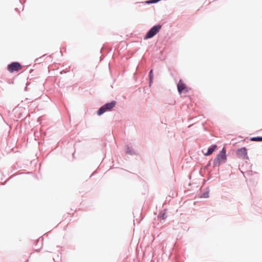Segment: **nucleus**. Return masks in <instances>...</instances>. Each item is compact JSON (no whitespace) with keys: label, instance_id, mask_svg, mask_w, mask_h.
Segmentation results:
<instances>
[{"label":"nucleus","instance_id":"nucleus-9","mask_svg":"<svg viewBox=\"0 0 262 262\" xmlns=\"http://www.w3.org/2000/svg\"><path fill=\"white\" fill-rule=\"evenodd\" d=\"M201 197L202 198H208L209 197V192L207 191V192H205L203 193L202 194Z\"/></svg>","mask_w":262,"mask_h":262},{"label":"nucleus","instance_id":"nucleus-6","mask_svg":"<svg viewBox=\"0 0 262 262\" xmlns=\"http://www.w3.org/2000/svg\"><path fill=\"white\" fill-rule=\"evenodd\" d=\"M236 155L243 159H248L247 149L245 147L239 148L236 152Z\"/></svg>","mask_w":262,"mask_h":262},{"label":"nucleus","instance_id":"nucleus-2","mask_svg":"<svg viewBox=\"0 0 262 262\" xmlns=\"http://www.w3.org/2000/svg\"><path fill=\"white\" fill-rule=\"evenodd\" d=\"M116 102L114 101L111 102L110 103H108L101 107L99 110L98 111V115H101L106 111H110L113 107H115Z\"/></svg>","mask_w":262,"mask_h":262},{"label":"nucleus","instance_id":"nucleus-4","mask_svg":"<svg viewBox=\"0 0 262 262\" xmlns=\"http://www.w3.org/2000/svg\"><path fill=\"white\" fill-rule=\"evenodd\" d=\"M22 69V66L21 64L17 62H13L11 64H9L7 67V70L10 73H13L15 72H18Z\"/></svg>","mask_w":262,"mask_h":262},{"label":"nucleus","instance_id":"nucleus-3","mask_svg":"<svg viewBox=\"0 0 262 262\" xmlns=\"http://www.w3.org/2000/svg\"><path fill=\"white\" fill-rule=\"evenodd\" d=\"M161 28V25H157L153 27L146 34L144 39H146L154 36L157 33H158Z\"/></svg>","mask_w":262,"mask_h":262},{"label":"nucleus","instance_id":"nucleus-10","mask_svg":"<svg viewBox=\"0 0 262 262\" xmlns=\"http://www.w3.org/2000/svg\"><path fill=\"white\" fill-rule=\"evenodd\" d=\"M149 76H150V80L151 79L153 75H152V70H151L150 72H149Z\"/></svg>","mask_w":262,"mask_h":262},{"label":"nucleus","instance_id":"nucleus-1","mask_svg":"<svg viewBox=\"0 0 262 262\" xmlns=\"http://www.w3.org/2000/svg\"><path fill=\"white\" fill-rule=\"evenodd\" d=\"M226 159V150L225 148H223L214 159L213 161V165L214 166H219L221 163L225 162Z\"/></svg>","mask_w":262,"mask_h":262},{"label":"nucleus","instance_id":"nucleus-8","mask_svg":"<svg viewBox=\"0 0 262 262\" xmlns=\"http://www.w3.org/2000/svg\"><path fill=\"white\" fill-rule=\"evenodd\" d=\"M251 141H262V137H253L251 138Z\"/></svg>","mask_w":262,"mask_h":262},{"label":"nucleus","instance_id":"nucleus-7","mask_svg":"<svg viewBox=\"0 0 262 262\" xmlns=\"http://www.w3.org/2000/svg\"><path fill=\"white\" fill-rule=\"evenodd\" d=\"M216 148L217 146L216 145H214L212 147L208 148L207 152L204 154V155L207 156L211 155Z\"/></svg>","mask_w":262,"mask_h":262},{"label":"nucleus","instance_id":"nucleus-5","mask_svg":"<svg viewBox=\"0 0 262 262\" xmlns=\"http://www.w3.org/2000/svg\"><path fill=\"white\" fill-rule=\"evenodd\" d=\"M177 88L180 94L187 93L190 90V89L186 86V84L181 79L179 80L177 84Z\"/></svg>","mask_w":262,"mask_h":262}]
</instances>
